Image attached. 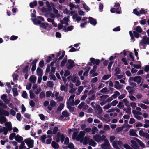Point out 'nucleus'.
<instances>
[{
  "label": "nucleus",
  "mask_w": 149,
  "mask_h": 149,
  "mask_svg": "<svg viewBox=\"0 0 149 149\" xmlns=\"http://www.w3.org/2000/svg\"><path fill=\"white\" fill-rule=\"evenodd\" d=\"M52 146L54 148L57 149L59 147L58 145L54 141H53L52 143Z\"/></svg>",
  "instance_id": "nucleus-37"
},
{
  "label": "nucleus",
  "mask_w": 149,
  "mask_h": 149,
  "mask_svg": "<svg viewBox=\"0 0 149 149\" xmlns=\"http://www.w3.org/2000/svg\"><path fill=\"white\" fill-rule=\"evenodd\" d=\"M98 130L96 127H93L91 131L92 132V134H95V132L97 131Z\"/></svg>",
  "instance_id": "nucleus-56"
},
{
  "label": "nucleus",
  "mask_w": 149,
  "mask_h": 149,
  "mask_svg": "<svg viewBox=\"0 0 149 149\" xmlns=\"http://www.w3.org/2000/svg\"><path fill=\"white\" fill-rule=\"evenodd\" d=\"M134 139L135 140L141 147H144V144L138 139L136 138H134Z\"/></svg>",
  "instance_id": "nucleus-31"
},
{
  "label": "nucleus",
  "mask_w": 149,
  "mask_h": 149,
  "mask_svg": "<svg viewBox=\"0 0 149 149\" xmlns=\"http://www.w3.org/2000/svg\"><path fill=\"white\" fill-rule=\"evenodd\" d=\"M74 65V62L72 60L69 59L68 60L66 66L68 69H70Z\"/></svg>",
  "instance_id": "nucleus-14"
},
{
  "label": "nucleus",
  "mask_w": 149,
  "mask_h": 149,
  "mask_svg": "<svg viewBox=\"0 0 149 149\" xmlns=\"http://www.w3.org/2000/svg\"><path fill=\"white\" fill-rule=\"evenodd\" d=\"M6 121V119L4 117L1 116L0 117V122L1 124L5 123Z\"/></svg>",
  "instance_id": "nucleus-34"
},
{
  "label": "nucleus",
  "mask_w": 149,
  "mask_h": 149,
  "mask_svg": "<svg viewBox=\"0 0 149 149\" xmlns=\"http://www.w3.org/2000/svg\"><path fill=\"white\" fill-rule=\"evenodd\" d=\"M63 13L65 14H71V15H73L74 13L73 12H71L70 13L69 12L67 9L63 11Z\"/></svg>",
  "instance_id": "nucleus-59"
},
{
  "label": "nucleus",
  "mask_w": 149,
  "mask_h": 149,
  "mask_svg": "<svg viewBox=\"0 0 149 149\" xmlns=\"http://www.w3.org/2000/svg\"><path fill=\"white\" fill-rule=\"evenodd\" d=\"M117 107L120 109H123L124 106L123 105L122 102H119L117 105Z\"/></svg>",
  "instance_id": "nucleus-57"
},
{
  "label": "nucleus",
  "mask_w": 149,
  "mask_h": 149,
  "mask_svg": "<svg viewBox=\"0 0 149 149\" xmlns=\"http://www.w3.org/2000/svg\"><path fill=\"white\" fill-rule=\"evenodd\" d=\"M57 135L58 136V137L59 138L61 139V141L62 143H63L64 141V135L62 134H61L60 133H58Z\"/></svg>",
  "instance_id": "nucleus-27"
},
{
  "label": "nucleus",
  "mask_w": 149,
  "mask_h": 149,
  "mask_svg": "<svg viewBox=\"0 0 149 149\" xmlns=\"http://www.w3.org/2000/svg\"><path fill=\"white\" fill-rule=\"evenodd\" d=\"M61 54V55L59 56L58 59L59 60L62 59L65 55V52L64 51H60L59 52L56 53L55 54H52V56L53 57H54L55 56H56V58H57Z\"/></svg>",
  "instance_id": "nucleus-6"
},
{
  "label": "nucleus",
  "mask_w": 149,
  "mask_h": 149,
  "mask_svg": "<svg viewBox=\"0 0 149 149\" xmlns=\"http://www.w3.org/2000/svg\"><path fill=\"white\" fill-rule=\"evenodd\" d=\"M26 147V146H25V143L23 142H21V144L19 146V148L18 146H16L15 149H23L24 148H25Z\"/></svg>",
  "instance_id": "nucleus-26"
},
{
  "label": "nucleus",
  "mask_w": 149,
  "mask_h": 149,
  "mask_svg": "<svg viewBox=\"0 0 149 149\" xmlns=\"http://www.w3.org/2000/svg\"><path fill=\"white\" fill-rule=\"evenodd\" d=\"M120 95V93L118 91H116L114 92V94L112 96V97L114 99L117 97V96Z\"/></svg>",
  "instance_id": "nucleus-41"
},
{
  "label": "nucleus",
  "mask_w": 149,
  "mask_h": 149,
  "mask_svg": "<svg viewBox=\"0 0 149 149\" xmlns=\"http://www.w3.org/2000/svg\"><path fill=\"white\" fill-rule=\"evenodd\" d=\"M138 105L144 109H146L148 107V106L142 103H138Z\"/></svg>",
  "instance_id": "nucleus-36"
},
{
  "label": "nucleus",
  "mask_w": 149,
  "mask_h": 149,
  "mask_svg": "<svg viewBox=\"0 0 149 149\" xmlns=\"http://www.w3.org/2000/svg\"><path fill=\"white\" fill-rule=\"evenodd\" d=\"M129 135L130 136H137L138 135L136 134V131L134 129H130L129 131Z\"/></svg>",
  "instance_id": "nucleus-23"
},
{
  "label": "nucleus",
  "mask_w": 149,
  "mask_h": 149,
  "mask_svg": "<svg viewBox=\"0 0 149 149\" xmlns=\"http://www.w3.org/2000/svg\"><path fill=\"white\" fill-rule=\"evenodd\" d=\"M9 115V113L3 109L0 108V115H5L8 116Z\"/></svg>",
  "instance_id": "nucleus-18"
},
{
  "label": "nucleus",
  "mask_w": 149,
  "mask_h": 149,
  "mask_svg": "<svg viewBox=\"0 0 149 149\" xmlns=\"http://www.w3.org/2000/svg\"><path fill=\"white\" fill-rule=\"evenodd\" d=\"M106 137V136L104 135L102 136L99 135H96L93 136L94 139L97 142L102 141L105 139Z\"/></svg>",
  "instance_id": "nucleus-9"
},
{
  "label": "nucleus",
  "mask_w": 149,
  "mask_h": 149,
  "mask_svg": "<svg viewBox=\"0 0 149 149\" xmlns=\"http://www.w3.org/2000/svg\"><path fill=\"white\" fill-rule=\"evenodd\" d=\"M68 79L69 80H71L74 83L79 79V78L78 77L73 75V76H69L68 77Z\"/></svg>",
  "instance_id": "nucleus-15"
},
{
  "label": "nucleus",
  "mask_w": 149,
  "mask_h": 149,
  "mask_svg": "<svg viewBox=\"0 0 149 149\" xmlns=\"http://www.w3.org/2000/svg\"><path fill=\"white\" fill-rule=\"evenodd\" d=\"M51 10L52 9L51 8H46L44 7H43L41 9V10L43 13H46L47 14H49Z\"/></svg>",
  "instance_id": "nucleus-21"
},
{
  "label": "nucleus",
  "mask_w": 149,
  "mask_h": 149,
  "mask_svg": "<svg viewBox=\"0 0 149 149\" xmlns=\"http://www.w3.org/2000/svg\"><path fill=\"white\" fill-rule=\"evenodd\" d=\"M101 148L103 149H107L110 147V144L107 139H105L104 141V143L101 145Z\"/></svg>",
  "instance_id": "nucleus-12"
},
{
  "label": "nucleus",
  "mask_w": 149,
  "mask_h": 149,
  "mask_svg": "<svg viewBox=\"0 0 149 149\" xmlns=\"http://www.w3.org/2000/svg\"><path fill=\"white\" fill-rule=\"evenodd\" d=\"M89 144L90 145H91L93 147L95 146L96 143L93 140H90L89 141Z\"/></svg>",
  "instance_id": "nucleus-45"
},
{
  "label": "nucleus",
  "mask_w": 149,
  "mask_h": 149,
  "mask_svg": "<svg viewBox=\"0 0 149 149\" xmlns=\"http://www.w3.org/2000/svg\"><path fill=\"white\" fill-rule=\"evenodd\" d=\"M46 138V135H43L41 136V140L42 142L44 143L45 141V139Z\"/></svg>",
  "instance_id": "nucleus-53"
},
{
  "label": "nucleus",
  "mask_w": 149,
  "mask_h": 149,
  "mask_svg": "<svg viewBox=\"0 0 149 149\" xmlns=\"http://www.w3.org/2000/svg\"><path fill=\"white\" fill-rule=\"evenodd\" d=\"M132 113L134 116L136 115H142V113L140 111H138L136 110H133L132 111Z\"/></svg>",
  "instance_id": "nucleus-35"
},
{
  "label": "nucleus",
  "mask_w": 149,
  "mask_h": 149,
  "mask_svg": "<svg viewBox=\"0 0 149 149\" xmlns=\"http://www.w3.org/2000/svg\"><path fill=\"white\" fill-rule=\"evenodd\" d=\"M74 27L72 26H70L67 27V29H63V30L65 32H67L68 31H70L73 29Z\"/></svg>",
  "instance_id": "nucleus-39"
},
{
  "label": "nucleus",
  "mask_w": 149,
  "mask_h": 149,
  "mask_svg": "<svg viewBox=\"0 0 149 149\" xmlns=\"http://www.w3.org/2000/svg\"><path fill=\"white\" fill-rule=\"evenodd\" d=\"M62 115L64 117H68L69 116V113L66 111H65L62 113Z\"/></svg>",
  "instance_id": "nucleus-49"
},
{
  "label": "nucleus",
  "mask_w": 149,
  "mask_h": 149,
  "mask_svg": "<svg viewBox=\"0 0 149 149\" xmlns=\"http://www.w3.org/2000/svg\"><path fill=\"white\" fill-rule=\"evenodd\" d=\"M111 76L110 74H106L104 75L102 77V79L104 80H106L107 79Z\"/></svg>",
  "instance_id": "nucleus-55"
},
{
  "label": "nucleus",
  "mask_w": 149,
  "mask_h": 149,
  "mask_svg": "<svg viewBox=\"0 0 149 149\" xmlns=\"http://www.w3.org/2000/svg\"><path fill=\"white\" fill-rule=\"evenodd\" d=\"M16 134L14 133H12L10 134L9 136V139L10 140H12L13 139L14 137H15Z\"/></svg>",
  "instance_id": "nucleus-61"
},
{
  "label": "nucleus",
  "mask_w": 149,
  "mask_h": 149,
  "mask_svg": "<svg viewBox=\"0 0 149 149\" xmlns=\"http://www.w3.org/2000/svg\"><path fill=\"white\" fill-rule=\"evenodd\" d=\"M115 4L114 6V8H111L110 11L112 13L116 12L117 13L120 14L121 13L120 11L119 10L117 11V10H119L120 7V5L119 3L116 2L115 3Z\"/></svg>",
  "instance_id": "nucleus-10"
},
{
  "label": "nucleus",
  "mask_w": 149,
  "mask_h": 149,
  "mask_svg": "<svg viewBox=\"0 0 149 149\" xmlns=\"http://www.w3.org/2000/svg\"><path fill=\"white\" fill-rule=\"evenodd\" d=\"M64 106V104H60L58 108V110L60 111L61 110L63 109Z\"/></svg>",
  "instance_id": "nucleus-58"
},
{
  "label": "nucleus",
  "mask_w": 149,
  "mask_h": 149,
  "mask_svg": "<svg viewBox=\"0 0 149 149\" xmlns=\"http://www.w3.org/2000/svg\"><path fill=\"white\" fill-rule=\"evenodd\" d=\"M22 96L24 98H27L28 97L27 94L25 91H24L22 93Z\"/></svg>",
  "instance_id": "nucleus-60"
},
{
  "label": "nucleus",
  "mask_w": 149,
  "mask_h": 149,
  "mask_svg": "<svg viewBox=\"0 0 149 149\" xmlns=\"http://www.w3.org/2000/svg\"><path fill=\"white\" fill-rule=\"evenodd\" d=\"M12 91L13 92V95L14 96H17L18 95V93L17 92V90L16 88H13L12 89Z\"/></svg>",
  "instance_id": "nucleus-30"
},
{
  "label": "nucleus",
  "mask_w": 149,
  "mask_h": 149,
  "mask_svg": "<svg viewBox=\"0 0 149 149\" xmlns=\"http://www.w3.org/2000/svg\"><path fill=\"white\" fill-rule=\"evenodd\" d=\"M90 60L91 62L93 64H96L98 65L100 63V60L98 59H95L94 58H90Z\"/></svg>",
  "instance_id": "nucleus-19"
},
{
  "label": "nucleus",
  "mask_w": 149,
  "mask_h": 149,
  "mask_svg": "<svg viewBox=\"0 0 149 149\" xmlns=\"http://www.w3.org/2000/svg\"><path fill=\"white\" fill-rule=\"evenodd\" d=\"M24 142L29 148H31L34 146V141L31 139L30 138L25 139L24 140Z\"/></svg>",
  "instance_id": "nucleus-8"
},
{
  "label": "nucleus",
  "mask_w": 149,
  "mask_h": 149,
  "mask_svg": "<svg viewBox=\"0 0 149 149\" xmlns=\"http://www.w3.org/2000/svg\"><path fill=\"white\" fill-rule=\"evenodd\" d=\"M36 80V77L34 75L31 76L30 78V81L33 83H35Z\"/></svg>",
  "instance_id": "nucleus-32"
},
{
  "label": "nucleus",
  "mask_w": 149,
  "mask_h": 149,
  "mask_svg": "<svg viewBox=\"0 0 149 149\" xmlns=\"http://www.w3.org/2000/svg\"><path fill=\"white\" fill-rule=\"evenodd\" d=\"M0 108L6 109L7 108V106L5 104H3V102L0 100Z\"/></svg>",
  "instance_id": "nucleus-38"
},
{
  "label": "nucleus",
  "mask_w": 149,
  "mask_h": 149,
  "mask_svg": "<svg viewBox=\"0 0 149 149\" xmlns=\"http://www.w3.org/2000/svg\"><path fill=\"white\" fill-rule=\"evenodd\" d=\"M83 87L82 86H79L78 88V91L79 93H77V95H79L80 94V93H81L83 89Z\"/></svg>",
  "instance_id": "nucleus-54"
},
{
  "label": "nucleus",
  "mask_w": 149,
  "mask_h": 149,
  "mask_svg": "<svg viewBox=\"0 0 149 149\" xmlns=\"http://www.w3.org/2000/svg\"><path fill=\"white\" fill-rule=\"evenodd\" d=\"M68 148L70 149H73L74 148V146L72 143H70L68 144Z\"/></svg>",
  "instance_id": "nucleus-64"
},
{
  "label": "nucleus",
  "mask_w": 149,
  "mask_h": 149,
  "mask_svg": "<svg viewBox=\"0 0 149 149\" xmlns=\"http://www.w3.org/2000/svg\"><path fill=\"white\" fill-rule=\"evenodd\" d=\"M53 85V83L51 81H48L47 84V86L49 87H52Z\"/></svg>",
  "instance_id": "nucleus-62"
},
{
  "label": "nucleus",
  "mask_w": 149,
  "mask_h": 149,
  "mask_svg": "<svg viewBox=\"0 0 149 149\" xmlns=\"http://www.w3.org/2000/svg\"><path fill=\"white\" fill-rule=\"evenodd\" d=\"M89 21L90 23L93 26H95L97 24L96 20L92 17H89L88 18Z\"/></svg>",
  "instance_id": "nucleus-20"
},
{
  "label": "nucleus",
  "mask_w": 149,
  "mask_h": 149,
  "mask_svg": "<svg viewBox=\"0 0 149 149\" xmlns=\"http://www.w3.org/2000/svg\"><path fill=\"white\" fill-rule=\"evenodd\" d=\"M70 74V73L69 71L66 70L65 71L64 74V76H62V78L63 79V80L64 78L66 77V76H68Z\"/></svg>",
  "instance_id": "nucleus-42"
},
{
  "label": "nucleus",
  "mask_w": 149,
  "mask_h": 149,
  "mask_svg": "<svg viewBox=\"0 0 149 149\" xmlns=\"http://www.w3.org/2000/svg\"><path fill=\"white\" fill-rule=\"evenodd\" d=\"M139 134L141 136L144 137L149 139V135L148 133L144 132L142 130H140L139 131Z\"/></svg>",
  "instance_id": "nucleus-17"
},
{
  "label": "nucleus",
  "mask_w": 149,
  "mask_h": 149,
  "mask_svg": "<svg viewBox=\"0 0 149 149\" xmlns=\"http://www.w3.org/2000/svg\"><path fill=\"white\" fill-rule=\"evenodd\" d=\"M112 145L113 147L116 149H120L119 147L122 146V142L121 141H114L113 142Z\"/></svg>",
  "instance_id": "nucleus-13"
},
{
  "label": "nucleus",
  "mask_w": 149,
  "mask_h": 149,
  "mask_svg": "<svg viewBox=\"0 0 149 149\" xmlns=\"http://www.w3.org/2000/svg\"><path fill=\"white\" fill-rule=\"evenodd\" d=\"M91 128L90 127H88L85 128L84 130V131H81L79 133L78 135V133L79 132V130L78 129H74V132L72 135V138L73 139H76L77 141H80V142H82L84 140L83 143L84 144H86L88 143V141L89 139V138L87 137H85L84 139L83 137L85 135V132H90Z\"/></svg>",
  "instance_id": "nucleus-1"
},
{
  "label": "nucleus",
  "mask_w": 149,
  "mask_h": 149,
  "mask_svg": "<svg viewBox=\"0 0 149 149\" xmlns=\"http://www.w3.org/2000/svg\"><path fill=\"white\" fill-rule=\"evenodd\" d=\"M148 11V10L146 9H141L139 12V14H145L147 13Z\"/></svg>",
  "instance_id": "nucleus-44"
},
{
  "label": "nucleus",
  "mask_w": 149,
  "mask_h": 149,
  "mask_svg": "<svg viewBox=\"0 0 149 149\" xmlns=\"http://www.w3.org/2000/svg\"><path fill=\"white\" fill-rule=\"evenodd\" d=\"M114 87L116 89L120 90L122 88L123 86L120 85L118 81H115V82Z\"/></svg>",
  "instance_id": "nucleus-24"
},
{
  "label": "nucleus",
  "mask_w": 149,
  "mask_h": 149,
  "mask_svg": "<svg viewBox=\"0 0 149 149\" xmlns=\"http://www.w3.org/2000/svg\"><path fill=\"white\" fill-rule=\"evenodd\" d=\"M31 20L33 23L35 25L40 24L41 21H44V19L41 16H38L36 19H32Z\"/></svg>",
  "instance_id": "nucleus-5"
},
{
  "label": "nucleus",
  "mask_w": 149,
  "mask_h": 149,
  "mask_svg": "<svg viewBox=\"0 0 149 149\" xmlns=\"http://www.w3.org/2000/svg\"><path fill=\"white\" fill-rule=\"evenodd\" d=\"M1 98L6 104H8L9 103V100L7 99L6 95L4 94L1 97Z\"/></svg>",
  "instance_id": "nucleus-22"
},
{
  "label": "nucleus",
  "mask_w": 149,
  "mask_h": 149,
  "mask_svg": "<svg viewBox=\"0 0 149 149\" xmlns=\"http://www.w3.org/2000/svg\"><path fill=\"white\" fill-rule=\"evenodd\" d=\"M50 5H51V6L53 7V10L54 13L55 14H58V10H57V9H55L54 8V4L51 3H50Z\"/></svg>",
  "instance_id": "nucleus-40"
},
{
  "label": "nucleus",
  "mask_w": 149,
  "mask_h": 149,
  "mask_svg": "<svg viewBox=\"0 0 149 149\" xmlns=\"http://www.w3.org/2000/svg\"><path fill=\"white\" fill-rule=\"evenodd\" d=\"M69 21V19L68 17L64 18L63 20L60 21V23L58 24V28L59 29H61L63 27V24H68V22Z\"/></svg>",
  "instance_id": "nucleus-7"
},
{
  "label": "nucleus",
  "mask_w": 149,
  "mask_h": 149,
  "mask_svg": "<svg viewBox=\"0 0 149 149\" xmlns=\"http://www.w3.org/2000/svg\"><path fill=\"white\" fill-rule=\"evenodd\" d=\"M123 110L128 114H130L131 113V108L130 107L124 108H123Z\"/></svg>",
  "instance_id": "nucleus-29"
},
{
  "label": "nucleus",
  "mask_w": 149,
  "mask_h": 149,
  "mask_svg": "<svg viewBox=\"0 0 149 149\" xmlns=\"http://www.w3.org/2000/svg\"><path fill=\"white\" fill-rule=\"evenodd\" d=\"M131 146L127 144L123 145L124 147L126 149H139V146L135 140H131L130 141Z\"/></svg>",
  "instance_id": "nucleus-2"
},
{
  "label": "nucleus",
  "mask_w": 149,
  "mask_h": 149,
  "mask_svg": "<svg viewBox=\"0 0 149 149\" xmlns=\"http://www.w3.org/2000/svg\"><path fill=\"white\" fill-rule=\"evenodd\" d=\"M123 103H124L125 105L126 106H129V102L127 101V100L126 99H124L123 100Z\"/></svg>",
  "instance_id": "nucleus-51"
},
{
  "label": "nucleus",
  "mask_w": 149,
  "mask_h": 149,
  "mask_svg": "<svg viewBox=\"0 0 149 149\" xmlns=\"http://www.w3.org/2000/svg\"><path fill=\"white\" fill-rule=\"evenodd\" d=\"M145 124L144 125V127L145 128H147L149 127V120H145Z\"/></svg>",
  "instance_id": "nucleus-47"
},
{
  "label": "nucleus",
  "mask_w": 149,
  "mask_h": 149,
  "mask_svg": "<svg viewBox=\"0 0 149 149\" xmlns=\"http://www.w3.org/2000/svg\"><path fill=\"white\" fill-rule=\"evenodd\" d=\"M135 30L139 33H141L142 31V30L139 26H137L135 29Z\"/></svg>",
  "instance_id": "nucleus-52"
},
{
  "label": "nucleus",
  "mask_w": 149,
  "mask_h": 149,
  "mask_svg": "<svg viewBox=\"0 0 149 149\" xmlns=\"http://www.w3.org/2000/svg\"><path fill=\"white\" fill-rule=\"evenodd\" d=\"M60 89L61 91L66 92L67 91V88L63 85H62L60 87Z\"/></svg>",
  "instance_id": "nucleus-63"
},
{
  "label": "nucleus",
  "mask_w": 149,
  "mask_h": 149,
  "mask_svg": "<svg viewBox=\"0 0 149 149\" xmlns=\"http://www.w3.org/2000/svg\"><path fill=\"white\" fill-rule=\"evenodd\" d=\"M15 140L18 142H21L23 140V138L22 137L20 136L19 135H17L15 136Z\"/></svg>",
  "instance_id": "nucleus-25"
},
{
  "label": "nucleus",
  "mask_w": 149,
  "mask_h": 149,
  "mask_svg": "<svg viewBox=\"0 0 149 149\" xmlns=\"http://www.w3.org/2000/svg\"><path fill=\"white\" fill-rule=\"evenodd\" d=\"M90 68L88 66H87L86 67V71H85L83 74V75L85 76H87L88 75V72L89 70H90Z\"/></svg>",
  "instance_id": "nucleus-48"
},
{
  "label": "nucleus",
  "mask_w": 149,
  "mask_h": 149,
  "mask_svg": "<svg viewBox=\"0 0 149 149\" xmlns=\"http://www.w3.org/2000/svg\"><path fill=\"white\" fill-rule=\"evenodd\" d=\"M142 79V78L140 76H136L134 77H130L129 80V82L130 83V81H133L138 84H139L141 83Z\"/></svg>",
  "instance_id": "nucleus-11"
},
{
  "label": "nucleus",
  "mask_w": 149,
  "mask_h": 149,
  "mask_svg": "<svg viewBox=\"0 0 149 149\" xmlns=\"http://www.w3.org/2000/svg\"><path fill=\"white\" fill-rule=\"evenodd\" d=\"M49 75L50 79L53 80H56V78L54 74H53L52 73H50Z\"/></svg>",
  "instance_id": "nucleus-50"
},
{
  "label": "nucleus",
  "mask_w": 149,
  "mask_h": 149,
  "mask_svg": "<svg viewBox=\"0 0 149 149\" xmlns=\"http://www.w3.org/2000/svg\"><path fill=\"white\" fill-rule=\"evenodd\" d=\"M37 4V2L36 1H34L32 2H31L30 3V7L33 8L34 6H36Z\"/></svg>",
  "instance_id": "nucleus-46"
},
{
  "label": "nucleus",
  "mask_w": 149,
  "mask_h": 149,
  "mask_svg": "<svg viewBox=\"0 0 149 149\" xmlns=\"http://www.w3.org/2000/svg\"><path fill=\"white\" fill-rule=\"evenodd\" d=\"M37 74L39 76H42L43 71L40 68H38L37 70Z\"/></svg>",
  "instance_id": "nucleus-28"
},
{
  "label": "nucleus",
  "mask_w": 149,
  "mask_h": 149,
  "mask_svg": "<svg viewBox=\"0 0 149 149\" xmlns=\"http://www.w3.org/2000/svg\"><path fill=\"white\" fill-rule=\"evenodd\" d=\"M31 17H36V13L35 10L34 9H31Z\"/></svg>",
  "instance_id": "nucleus-43"
},
{
  "label": "nucleus",
  "mask_w": 149,
  "mask_h": 149,
  "mask_svg": "<svg viewBox=\"0 0 149 149\" xmlns=\"http://www.w3.org/2000/svg\"><path fill=\"white\" fill-rule=\"evenodd\" d=\"M72 18L74 21L79 22L81 20V17L79 16L77 14H73Z\"/></svg>",
  "instance_id": "nucleus-16"
},
{
  "label": "nucleus",
  "mask_w": 149,
  "mask_h": 149,
  "mask_svg": "<svg viewBox=\"0 0 149 149\" xmlns=\"http://www.w3.org/2000/svg\"><path fill=\"white\" fill-rule=\"evenodd\" d=\"M48 26L49 24L47 23H42L40 24V26L41 28L46 29Z\"/></svg>",
  "instance_id": "nucleus-33"
},
{
  "label": "nucleus",
  "mask_w": 149,
  "mask_h": 149,
  "mask_svg": "<svg viewBox=\"0 0 149 149\" xmlns=\"http://www.w3.org/2000/svg\"><path fill=\"white\" fill-rule=\"evenodd\" d=\"M75 95H72L68 99V101L67 102V107L70 110H72L73 111V108L70 107L69 105L71 106L74 105V99L75 97Z\"/></svg>",
  "instance_id": "nucleus-3"
},
{
  "label": "nucleus",
  "mask_w": 149,
  "mask_h": 149,
  "mask_svg": "<svg viewBox=\"0 0 149 149\" xmlns=\"http://www.w3.org/2000/svg\"><path fill=\"white\" fill-rule=\"evenodd\" d=\"M147 44L149 45V38H147L146 36H143L142 40L140 42V46H143V48L145 49V46Z\"/></svg>",
  "instance_id": "nucleus-4"
}]
</instances>
